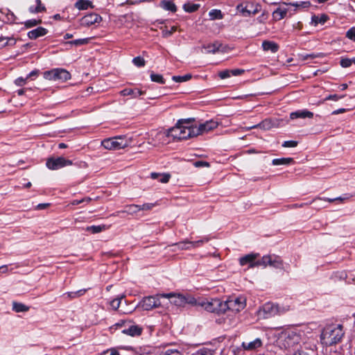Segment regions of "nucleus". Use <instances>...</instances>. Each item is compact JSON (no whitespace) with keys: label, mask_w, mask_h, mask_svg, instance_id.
I'll return each mask as SVG.
<instances>
[{"label":"nucleus","mask_w":355,"mask_h":355,"mask_svg":"<svg viewBox=\"0 0 355 355\" xmlns=\"http://www.w3.org/2000/svg\"><path fill=\"white\" fill-rule=\"evenodd\" d=\"M345 333L341 324H331L324 328L320 336L323 345L331 346L340 342Z\"/></svg>","instance_id":"obj_1"},{"label":"nucleus","mask_w":355,"mask_h":355,"mask_svg":"<svg viewBox=\"0 0 355 355\" xmlns=\"http://www.w3.org/2000/svg\"><path fill=\"white\" fill-rule=\"evenodd\" d=\"M288 310V306H283L271 302H267L258 310L257 315L259 318L266 319L286 313Z\"/></svg>","instance_id":"obj_2"},{"label":"nucleus","mask_w":355,"mask_h":355,"mask_svg":"<svg viewBox=\"0 0 355 355\" xmlns=\"http://www.w3.org/2000/svg\"><path fill=\"white\" fill-rule=\"evenodd\" d=\"M131 142L132 139L130 138H127L125 136H118L104 139L101 144L105 149L119 150L128 146Z\"/></svg>","instance_id":"obj_3"},{"label":"nucleus","mask_w":355,"mask_h":355,"mask_svg":"<svg viewBox=\"0 0 355 355\" xmlns=\"http://www.w3.org/2000/svg\"><path fill=\"white\" fill-rule=\"evenodd\" d=\"M208 241L209 238L207 237H204L196 241H191L188 239H185L178 243L170 245L168 246V248H171V250L173 252H175L177 250H187L198 248Z\"/></svg>","instance_id":"obj_4"},{"label":"nucleus","mask_w":355,"mask_h":355,"mask_svg":"<svg viewBox=\"0 0 355 355\" xmlns=\"http://www.w3.org/2000/svg\"><path fill=\"white\" fill-rule=\"evenodd\" d=\"M300 340V334L293 331H288L282 333L279 339V343L282 347L290 349L299 344Z\"/></svg>","instance_id":"obj_5"},{"label":"nucleus","mask_w":355,"mask_h":355,"mask_svg":"<svg viewBox=\"0 0 355 355\" xmlns=\"http://www.w3.org/2000/svg\"><path fill=\"white\" fill-rule=\"evenodd\" d=\"M223 302L224 313L228 310L238 313L243 310L246 305L245 298L241 296L228 299Z\"/></svg>","instance_id":"obj_6"},{"label":"nucleus","mask_w":355,"mask_h":355,"mask_svg":"<svg viewBox=\"0 0 355 355\" xmlns=\"http://www.w3.org/2000/svg\"><path fill=\"white\" fill-rule=\"evenodd\" d=\"M261 6L252 1H245L236 6V10L244 17L254 15L261 11Z\"/></svg>","instance_id":"obj_7"},{"label":"nucleus","mask_w":355,"mask_h":355,"mask_svg":"<svg viewBox=\"0 0 355 355\" xmlns=\"http://www.w3.org/2000/svg\"><path fill=\"white\" fill-rule=\"evenodd\" d=\"M160 297H162V294L145 297L141 300L138 306L145 311H150L159 307L162 305L159 300Z\"/></svg>","instance_id":"obj_8"},{"label":"nucleus","mask_w":355,"mask_h":355,"mask_svg":"<svg viewBox=\"0 0 355 355\" xmlns=\"http://www.w3.org/2000/svg\"><path fill=\"white\" fill-rule=\"evenodd\" d=\"M44 78L50 80L66 81L71 78L69 71L63 69H54L44 73Z\"/></svg>","instance_id":"obj_9"},{"label":"nucleus","mask_w":355,"mask_h":355,"mask_svg":"<svg viewBox=\"0 0 355 355\" xmlns=\"http://www.w3.org/2000/svg\"><path fill=\"white\" fill-rule=\"evenodd\" d=\"M180 126L182 133V139H187L189 138L196 137L194 129V125L192 124L191 119H189L180 120Z\"/></svg>","instance_id":"obj_10"},{"label":"nucleus","mask_w":355,"mask_h":355,"mask_svg":"<svg viewBox=\"0 0 355 355\" xmlns=\"http://www.w3.org/2000/svg\"><path fill=\"white\" fill-rule=\"evenodd\" d=\"M223 304V301L218 298L211 299L210 301H204L201 303V306L206 311L217 313H224Z\"/></svg>","instance_id":"obj_11"},{"label":"nucleus","mask_w":355,"mask_h":355,"mask_svg":"<svg viewBox=\"0 0 355 355\" xmlns=\"http://www.w3.org/2000/svg\"><path fill=\"white\" fill-rule=\"evenodd\" d=\"M72 161L63 157H50L46 160V166L50 170H58L67 166L72 165Z\"/></svg>","instance_id":"obj_12"},{"label":"nucleus","mask_w":355,"mask_h":355,"mask_svg":"<svg viewBox=\"0 0 355 355\" xmlns=\"http://www.w3.org/2000/svg\"><path fill=\"white\" fill-rule=\"evenodd\" d=\"M218 125V122L214 120L207 121L205 123H200L198 125H194V129L196 132V137L202 135L205 133H207L212 130L216 128Z\"/></svg>","instance_id":"obj_13"},{"label":"nucleus","mask_w":355,"mask_h":355,"mask_svg":"<svg viewBox=\"0 0 355 355\" xmlns=\"http://www.w3.org/2000/svg\"><path fill=\"white\" fill-rule=\"evenodd\" d=\"M170 142V138L167 131H160L155 134V137L148 141L149 144L154 146L165 145Z\"/></svg>","instance_id":"obj_14"},{"label":"nucleus","mask_w":355,"mask_h":355,"mask_svg":"<svg viewBox=\"0 0 355 355\" xmlns=\"http://www.w3.org/2000/svg\"><path fill=\"white\" fill-rule=\"evenodd\" d=\"M162 297L169 299L170 303L173 304L178 306H184L187 303V298L180 294H175L173 293L166 294L164 293L162 294Z\"/></svg>","instance_id":"obj_15"},{"label":"nucleus","mask_w":355,"mask_h":355,"mask_svg":"<svg viewBox=\"0 0 355 355\" xmlns=\"http://www.w3.org/2000/svg\"><path fill=\"white\" fill-rule=\"evenodd\" d=\"M282 121V119L272 120L270 119H266L262 121L261 123L250 127V129L259 128L260 129L268 130L272 128L279 127Z\"/></svg>","instance_id":"obj_16"},{"label":"nucleus","mask_w":355,"mask_h":355,"mask_svg":"<svg viewBox=\"0 0 355 355\" xmlns=\"http://www.w3.org/2000/svg\"><path fill=\"white\" fill-rule=\"evenodd\" d=\"M101 19L102 18L99 15L92 12L82 17L80 24L83 26H90L96 23H99Z\"/></svg>","instance_id":"obj_17"},{"label":"nucleus","mask_w":355,"mask_h":355,"mask_svg":"<svg viewBox=\"0 0 355 355\" xmlns=\"http://www.w3.org/2000/svg\"><path fill=\"white\" fill-rule=\"evenodd\" d=\"M258 256L259 254L256 253L246 254L239 259V263L242 266L248 264L249 268L257 267L256 259L258 257Z\"/></svg>","instance_id":"obj_18"},{"label":"nucleus","mask_w":355,"mask_h":355,"mask_svg":"<svg viewBox=\"0 0 355 355\" xmlns=\"http://www.w3.org/2000/svg\"><path fill=\"white\" fill-rule=\"evenodd\" d=\"M313 117V113L308 111L306 110H297L296 112H291L290 114V119L293 120L296 119H304V118H309L311 119Z\"/></svg>","instance_id":"obj_19"},{"label":"nucleus","mask_w":355,"mask_h":355,"mask_svg":"<svg viewBox=\"0 0 355 355\" xmlns=\"http://www.w3.org/2000/svg\"><path fill=\"white\" fill-rule=\"evenodd\" d=\"M48 31L43 27H37L28 33V37L31 40H36L37 38L44 36L47 33Z\"/></svg>","instance_id":"obj_20"},{"label":"nucleus","mask_w":355,"mask_h":355,"mask_svg":"<svg viewBox=\"0 0 355 355\" xmlns=\"http://www.w3.org/2000/svg\"><path fill=\"white\" fill-rule=\"evenodd\" d=\"M221 46V44L218 42H214L212 44H204L202 46V49H205V51H202L205 53H215L217 51H220V48Z\"/></svg>","instance_id":"obj_21"},{"label":"nucleus","mask_w":355,"mask_h":355,"mask_svg":"<svg viewBox=\"0 0 355 355\" xmlns=\"http://www.w3.org/2000/svg\"><path fill=\"white\" fill-rule=\"evenodd\" d=\"M169 138L172 137L173 139L182 140L181 139V130L180 126V121L175 126L169 129L168 131Z\"/></svg>","instance_id":"obj_22"},{"label":"nucleus","mask_w":355,"mask_h":355,"mask_svg":"<svg viewBox=\"0 0 355 355\" xmlns=\"http://www.w3.org/2000/svg\"><path fill=\"white\" fill-rule=\"evenodd\" d=\"M262 48L265 51H271L272 53H276L279 50V46L277 43L265 40L262 42Z\"/></svg>","instance_id":"obj_23"},{"label":"nucleus","mask_w":355,"mask_h":355,"mask_svg":"<svg viewBox=\"0 0 355 355\" xmlns=\"http://www.w3.org/2000/svg\"><path fill=\"white\" fill-rule=\"evenodd\" d=\"M262 342L260 338H256L253 341L249 343L243 342L242 343V347L246 350H253L257 348H259L261 346Z\"/></svg>","instance_id":"obj_24"},{"label":"nucleus","mask_w":355,"mask_h":355,"mask_svg":"<svg viewBox=\"0 0 355 355\" xmlns=\"http://www.w3.org/2000/svg\"><path fill=\"white\" fill-rule=\"evenodd\" d=\"M122 332L131 336H139L141 334V328L137 325H132L127 329H124Z\"/></svg>","instance_id":"obj_25"},{"label":"nucleus","mask_w":355,"mask_h":355,"mask_svg":"<svg viewBox=\"0 0 355 355\" xmlns=\"http://www.w3.org/2000/svg\"><path fill=\"white\" fill-rule=\"evenodd\" d=\"M12 309L16 313H22V312H26L29 310V306L25 305L24 304H22L21 302H12Z\"/></svg>","instance_id":"obj_26"},{"label":"nucleus","mask_w":355,"mask_h":355,"mask_svg":"<svg viewBox=\"0 0 355 355\" xmlns=\"http://www.w3.org/2000/svg\"><path fill=\"white\" fill-rule=\"evenodd\" d=\"M75 7L79 10H87L88 8H92V2L89 0H78L75 3Z\"/></svg>","instance_id":"obj_27"},{"label":"nucleus","mask_w":355,"mask_h":355,"mask_svg":"<svg viewBox=\"0 0 355 355\" xmlns=\"http://www.w3.org/2000/svg\"><path fill=\"white\" fill-rule=\"evenodd\" d=\"M328 19L327 15L322 14L321 15H313L311 17V24L314 26L318 24H324Z\"/></svg>","instance_id":"obj_28"},{"label":"nucleus","mask_w":355,"mask_h":355,"mask_svg":"<svg viewBox=\"0 0 355 355\" xmlns=\"http://www.w3.org/2000/svg\"><path fill=\"white\" fill-rule=\"evenodd\" d=\"M121 95L122 96H129L132 95L135 98L143 95L144 92L141 90H133L132 89H124L120 92Z\"/></svg>","instance_id":"obj_29"},{"label":"nucleus","mask_w":355,"mask_h":355,"mask_svg":"<svg viewBox=\"0 0 355 355\" xmlns=\"http://www.w3.org/2000/svg\"><path fill=\"white\" fill-rule=\"evenodd\" d=\"M107 229V227L105 225H102L88 226L85 228V230L87 232H90L92 234H97L104 230H106Z\"/></svg>","instance_id":"obj_30"},{"label":"nucleus","mask_w":355,"mask_h":355,"mask_svg":"<svg viewBox=\"0 0 355 355\" xmlns=\"http://www.w3.org/2000/svg\"><path fill=\"white\" fill-rule=\"evenodd\" d=\"M293 162V159L291 157H284L274 159L272 162L273 165H289Z\"/></svg>","instance_id":"obj_31"},{"label":"nucleus","mask_w":355,"mask_h":355,"mask_svg":"<svg viewBox=\"0 0 355 355\" xmlns=\"http://www.w3.org/2000/svg\"><path fill=\"white\" fill-rule=\"evenodd\" d=\"M160 6L164 10H169V11H171L173 12H175L176 11V10H177L176 6L171 1H162L160 3Z\"/></svg>","instance_id":"obj_32"},{"label":"nucleus","mask_w":355,"mask_h":355,"mask_svg":"<svg viewBox=\"0 0 355 355\" xmlns=\"http://www.w3.org/2000/svg\"><path fill=\"white\" fill-rule=\"evenodd\" d=\"M36 6H31L29 8L30 12L38 13L46 10V8L44 6H42L41 0H36Z\"/></svg>","instance_id":"obj_33"},{"label":"nucleus","mask_w":355,"mask_h":355,"mask_svg":"<svg viewBox=\"0 0 355 355\" xmlns=\"http://www.w3.org/2000/svg\"><path fill=\"white\" fill-rule=\"evenodd\" d=\"M287 12L288 10L286 8H278L273 12V16L278 20H280L286 17Z\"/></svg>","instance_id":"obj_34"},{"label":"nucleus","mask_w":355,"mask_h":355,"mask_svg":"<svg viewBox=\"0 0 355 355\" xmlns=\"http://www.w3.org/2000/svg\"><path fill=\"white\" fill-rule=\"evenodd\" d=\"M199 8V4H196L190 2L184 3L183 6V9L187 12H193L196 11Z\"/></svg>","instance_id":"obj_35"},{"label":"nucleus","mask_w":355,"mask_h":355,"mask_svg":"<svg viewBox=\"0 0 355 355\" xmlns=\"http://www.w3.org/2000/svg\"><path fill=\"white\" fill-rule=\"evenodd\" d=\"M269 266L276 268H280L282 267L283 263L280 258L270 256V263H269Z\"/></svg>","instance_id":"obj_36"},{"label":"nucleus","mask_w":355,"mask_h":355,"mask_svg":"<svg viewBox=\"0 0 355 355\" xmlns=\"http://www.w3.org/2000/svg\"><path fill=\"white\" fill-rule=\"evenodd\" d=\"M85 291H86L85 289H81V290H78L75 292H67V293H64L63 295V296H64V297L67 296L69 299H73V298H76V297H80V296L84 295Z\"/></svg>","instance_id":"obj_37"},{"label":"nucleus","mask_w":355,"mask_h":355,"mask_svg":"<svg viewBox=\"0 0 355 355\" xmlns=\"http://www.w3.org/2000/svg\"><path fill=\"white\" fill-rule=\"evenodd\" d=\"M285 5H290L295 7L296 9L309 8L311 5L309 1H300L296 3H283Z\"/></svg>","instance_id":"obj_38"},{"label":"nucleus","mask_w":355,"mask_h":355,"mask_svg":"<svg viewBox=\"0 0 355 355\" xmlns=\"http://www.w3.org/2000/svg\"><path fill=\"white\" fill-rule=\"evenodd\" d=\"M209 16L210 17V19L211 20L216 19H220L223 17L221 11L220 10H217V9H213V10H210L209 12Z\"/></svg>","instance_id":"obj_39"},{"label":"nucleus","mask_w":355,"mask_h":355,"mask_svg":"<svg viewBox=\"0 0 355 355\" xmlns=\"http://www.w3.org/2000/svg\"><path fill=\"white\" fill-rule=\"evenodd\" d=\"M269 263H270V256L266 255L263 256L261 259L257 261V267L259 266H262L264 268L269 266Z\"/></svg>","instance_id":"obj_40"},{"label":"nucleus","mask_w":355,"mask_h":355,"mask_svg":"<svg viewBox=\"0 0 355 355\" xmlns=\"http://www.w3.org/2000/svg\"><path fill=\"white\" fill-rule=\"evenodd\" d=\"M191 78V74H186L184 76H174L172 77L173 80L176 83L186 82Z\"/></svg>","instance_id":"obj_41"},{"label":"nucleus","mask_w":355,"mask_h":355,"mask_svg":"<svg viewBox=\"0 0 355 355\" xmlns=\"http://www.w3.org/2000/svg\"><path fill=\"white\" fill-rule=\"evenodd\" d=\"M139 211V207L137 205H130L126 207V209L122 212H126L130 214H136Z\"/></svg>","instance_id":"obj_42"},{"label":"nucleus","mask_w":355,"mask_h":355,"mask_svg":"<svg viewBox=\"0 0 355 355\" xmlns=\"http://www.w3.org/2000/svg\"><path fill=\"white\" fill-rule=\"evenodd\" d=\"M150 79L153 82L158 83L160 84L165 83L163 76L160 74H156V73H152L150 74Z\"/></svg>","instance_id":"obj_43"},{"label":"nucleus","mask_w":355,"mask_h":355,"mask_svg":"<svg viewBox=\"0 0 355 355\" xmlns=\"http://www.w3.org/2000/svg\"><path fill=\"white\" fill-rule=\"evenodd\" d=\"M89 42V38H83V39L72 40V41L69 42L68 43L70 44H73L75 46H81V45L87 44Z\"/></svg>","instance_id":"obj_44"},{"label":"nucleus","mask_w":355,"mask_h":355,"mask_svg":"<svg viewBox=\"0 0 355 355\" xmlns=\"http://www.w3.org/2000/svg\"><path fill=\"white\" fill-rule=\"evenodd\" d=\"M123 297H124V295H121V297H116V298L114 299L113 300H112L110 302V306H112V308L114 310L118 309L119 307V305L121 304V300Z\"/></svg>","instance_id":"obj_45"},{"label":"nucleus","mask_w":355,"mask_h":355,"mask_svg":"<svg viewBox=\"0 0 355 355\" xmlns=\"http://www.w3.org/2000/svg\"><path fill=\"white\" fill-rule=\"evenodd\" d=\"M9 42H12L13 44H15V40L14 38L0 37V46L4 47L9 44Z\"/></svg>","instance_id":"obj_46"},{"label":"nucleus","mask_w":355,"mask_h":355,"mask_svg":"<svg viewBox=\"0 0 355 355\" xmlns=\"http://www.w3.org/2000/svg\"><path fill=\"white\" fill-rule=\"evenodd\" d=\"M132 62L135 66L139 67H144L145 65L144 59L140 56H137L133 58Z\"/></svg>","instance_id":"obj_47"},{"label":"nucleus","mask_w":355,"mask_h":355,"mask_svg":"<svg viewBox=\"0 0 355 355\" xmlns=\"http://www.w3.org/2000/svg\"><path fill=\"white\" fill-rule=\"evenodd\" d=\"M324 54L322 53H311V54H306L302 55V59L304 60H308L309 58L314 59L316 58H322L324 57Z\"/></svg>","instance_id":"obj_48"},{"label":"nucleus","mask_w":355,"mask_h":355,"mask_svg":"<svg viewBox=\"0 0 355 355\" xmlns=\"http://www.w3.org/2000/svg\"><path fill=\"white\" fill-rule=\"evenodd\" d=\"M41 20L29 19L24 22V26L26 28H31L37 26L41 23Z\"/></svg>","instance_id":"obj_49"},{"label":"nucleus","mask_w":355,"mask_h":355,"mask_svg":"<svg viewBox=\"0 0 355 355\" xmlns=\"http://www.w3.org/2000/svg\"><path fill=\"white\" fill-rule=\"evenodd\" d=\"M159 355H181L180 352L177 349H168Z\"/></svg>","instance_id":"obj_50"},{"label":"nucleus","mask_w":355,"mask_h":355,"mask_svg":"<svg viewBox=\"0 0 355 355\" xmlns=\"http://www.w3.org/2000/svg\"><path fill=\"white\" fill-rule=\"evenodd\" d=\"M196 355H214V351L209 349H201L198 350Z\"/></svg>","instance_id":"obj_51"},{"label":"nucleus","mask_w":355,"mask_h":355,"mask_svg":"<svg viewBox=\"0 0 355 355\" xmlns=\"http://www.w3.org/2000/svg\"><path fill=\"white\" fill-rule=\"evenodd\" d=\"M346 37L351 40L355 41V27H352L347 31Z\"/></svg>","instance_id":"obj_52"},{"label":"nucleus","mask_w":355,"mask_h":355,"mask_svg":"<svg viewBox=\"0 0 355 355\" xmlns=\"http://www.w3.org/2000/svg\"><path fill=\"white\" fill-rule=\"evenodd\" d=\"M156 205L155 203H144L142 205H139V211L141 210H150Z\"/></svg>","instance_id":"obj_53"},{"label":"nucleus","mask_w":355,"mask_h":355,"mask_svg":"<svg viewBox=\"0 0 355 355\" xmlns=\"http://www.w3.org/2000/svg\"><path fill=\"white\" fill-rule=\"evenodd\" d=\"M352 60L349 59V58H343L340 60V65L344 68L350 67L352 65Z\"/></svg>","instance_id":"obj_54"},{"label":"nucleus","mask_w":355,"mask_h":355,"mask_svg":"<svg viewBox=\"0 0 355 355\" xmlns=\"http://www.w3.org/2000/svg\"><path fill=\"white\" fill-rule=\"evenodd\" d=\"M176 30L175 26H172L170 30L166 29L162 31V35L164 37L171 36Z\"/></svg>","instance_id":"obj_55"},{"label":"nucleus","mask_w":355,"mask_h":355,"mask_svg":"<svg viewBox=\"0 0 355 355\" xmlns=\"http://www.w3.org/2000/svg\"><path fill=\"white\" fill-rule=\"evenodd\" d=\"M345 96V95H342V96H338L337 94H333V95H329L328 96H327L325 98H324V101H329V100H333V101H338L343 98H344Z\"/></svg>","instance_id":"obj_56"},{"label":"nucleus","mask_w":355,"mask_h":355,"mask_svg":"<svg viewBox=\"0 0 355 355\" xmlns=\"http://www.w3.org/2000/svg\"><path fill=\"white\" fill-rule=\"evenodd\" d=\"M171 175L169 174H160L158 180L162 183H167L169 181Z\"/></svg>","instance_id":"obj_57"},{"label":"nucleus","mask_w":355,"mask_h":355,"mask_svg":"<svg viewBox=\"0 0 355 355\" xmlns=\"http://www.w3.org/2000/svg\"><path fill=\"white\" fill-rule=\"evenodd\" d=\"M348 199H349V197L346 196L345 197H338L336 198H324V200L327 201L329 202H333L334 201L343 202L344 200H346Z\"/></svg>","instance_id":"obj_58"},{"label":"nucleus","mask_w":355,"mask_h":355,"mask_svg":"<svg viewBox=\"0 0 355 355\" xmlns=\"http://www.w3.org/2000/svg\"><path fill=\"white\" fill-rule=\"evenodd\" d=\"M297 142L296 141H286L282 144L283 147L285 148H293L297 146Z\"/></svg>","instance_id":"obj_59"},{"label":"nucleus","mask_w":355,"mask_h":355,"mask_svg":"<svg viewBox=\"0 0 355 355\" xmlns=\"http://www.w3.org/2000/svg\"><path fill=\"white\" fill-rule=\"evenodd\" d=\"M218 76L221 79L227 78L231 76V71L230 70L222 71L219 72Z\"/></svg>","instance_id":"obj_60"},{"label":"nucleus","mask_w":355,"mask_h":355,"mask_svg":"<svg viewBox=\"0 0 355 355\" xmlns=\"http://www.w3.org/2000/svg\"><path fill=\"white\" fill-rule=\"evenodd\" d=\"M27 79H28L27 78H23L20 77L15 80V83L16 85L21 87L26 84Z\"/></svg>","instance_id":"obj_61"},{"label":"nucleus","mask_w":355,"mask_h":355,"mask_svg":"<svg viewBox=\"0 0 355 355\" xmlns=\"http://www.w3.org/2000/svg\"><path fill=\"white\" fill-rule=\"evenodd\" d=\"M194 166L196 167H202V166L208 167V166H209V164L207 162L198 161L194 163Z\"/></svg>","instance_id":"obj_62"},{"label":"nucleus","mask_w":355,"mask_h":355,"mask_svg":"<svg viewBox=\"0 0 355 355\" xmlns=\"http://www.w3.org/2000/svg\"><path fill=\"white\" fill-rule=\"evenodd\" d=\"M230 71H231V76H239V75L242 74L244 72V70L236 69L230 70Z\"/></svg>","instance_id":"obj_63"},{"label":"nucleus","mask_w":355,"mask_h":355,"mask_svg":"<svg viewBox=\"0 0 355 355\" xmlns=\"http://www.w3.org/2000/svg\"><path fill=\"white\" fill-rule=\"evenodd\" d=\"M101 355H119V352L114 350H107L103 352Z\"/></svg>","instance_id":"obj_64"}]
</instances>
